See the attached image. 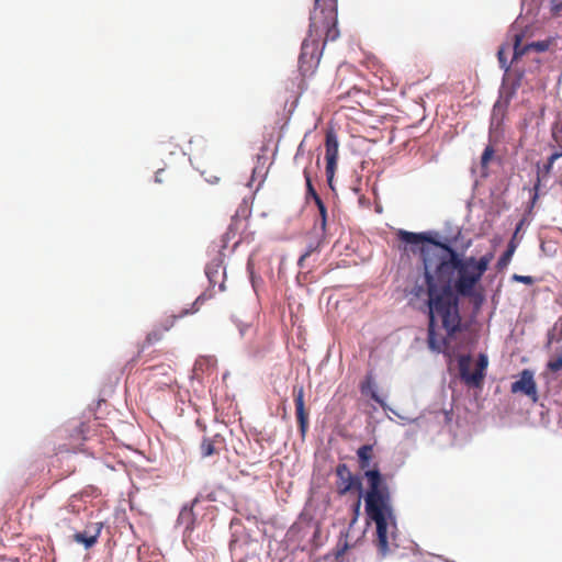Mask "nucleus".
Listing matches in <instances>:
<instances>
[{"label": "nucleus", "instance_id": "1", "mask_svg": "<svg viewBox=\"0 0 562 562\" xmlns=\"http://www.w3.org/2000/svg\"><path fill=\"white\" fill-rule=\"evenodd\" d=\"M397 237L418 247L428 294V346L435 351L445 352L449 339L461 330L459 300L453 290L461 296H472L493 254H485L480 259L472 256L461 258L453 248L426 233L400 229Z\"/></svg>", "mask_w": 562, "mask_h": 562}, {"label": "nucleus", "instance_id": "2", "mask_svg": "<svg viewBox=\"0 0 562 562\" xmlns=\"http://www.w3.org/2000/svg\"><path fill=\"white\" fill-rule=\"evenodd\" d=\"M359 468L368 483L364 496L366 513L375 525L373 543L381 559L393 553L396 543L397 525L392 506L391 491L378 465L372 464L374 450L372 445H363L357 450Z\"/></svg>", "mask_w": 562, "mask_h": 562}, {"label": "nucleus", "instance_id": "3", "mask_svg": "<svg viewBox=\"0 0 562 562\" xmlns=\"http://www.w3.org/2000/svg\"><path fill=\"white\" fill-rule=\"evenodd\" d=\"M308 35L302 43L299 56V70L303 78L312 76L318 67L322 56L321 40H323L324 46L327 42L336 41L339 37L335 7L314 12L311 14Z\"/></svg>", "mask_w": 562, "mask_h": 562}, {"label": "nucleus", "instance_id": "4", "mask_svg": "<svg viewBox=\"0 0 562 562\" xmlns=\"http://www.w3.org/2000/svg\"><path fill=\"white\" fill-rule=\"evenodd\" d=\"M209 299L206 294H201L196 297V300L191 304L190 308H183L179 312L178 315H172L168 317L161 326L154 328L151 331H149L146 336L144 345L150 346L159 340H161L164 333L169 330L177 318H182L187 315L194 314L199 312L201 305ZM145 346H143L144 348Z\"/></svg>", "mask_w": 562, "mask_h": 562}, {"label": "nucleus", "instance_id": "5", "mask_svg": "<svg viewBox=\"0 0 562 562\" xmlns=\"http://www.w3.org/2000/svg\"><path fill=\"white\" fill-rule=\"evenodd\" d=\"M488 360L485 355H480L474 372H470L471 357L462 356L459 359V372L462 381L469 386L480 387L484 380V371L487 368Z\"/></svg>", "mask_w": 562, "mask_h": 562}, {"label": "nucleus", "instance_id": "6", "mask_svg": "<svg viewBox=\"0 0 562 562\" xmlns=\"http://www.w3.org/2000/svg\"><path fill=\"white\" fill-rule=\"evenodd\" d=\"M325 160H326V178L328 184L331 187L337 164L339 158V140L336 132L330 128L325 135Z\"/></svg>", "mask_w": 562, "mask_h": 562}, {"label": "nucleus", "instance_id": "7", "mask_svg": "<svg viewBox=\"0 0 562 562\" xmlns=\"http://www.w3.org/2000/svg\"><path fill=\"white\" fill-rule=\"evenodd\" d=\"M336 488L339 495H346L352 491L362 492L360 477L352 474L346 463H339L336 468Z\"/></svg>", "mask_w": 562, "mask_h": 562}, {"label": "nucleus", "instance_id": "8", "mask_svg": "<svg viewBox=\"0 0 562 562\" xmlns=\"http://www.w3.org/2000/svg\"><path fill=\"white\" fill-rule=\"evenodd\" d=\"M510 392L513 394L526 395L532 403H537L539 395L533 371L524 369L518 374V379L512 383Z\"/></svg>", "mask_w": 562, "mask_h": 562}, {"label": "nucleus", "instance_id": "9", "mask_svg": "<svg viewBox=\"0 0 562 562\" xmlns=\"http://www.w3.org/2000/svg\"><path fill=\"white\" fill-rule=\"evenodd\" d=\"M293 396H294L295 414H296L299 428H300L302 436H304L308 428V413L305 409V403H304V386L303 385H294L293 386Z\"/></svg>", "mask_w": 562, "mask_h": 562}, {"label": "nucleus", "instance_id": "10", "mask_svg": "<svg viewBox=\"0 0 562 562\" xmlns=\"http://www.w3.org/2000/svg\"><path fill=\"white\" fill-rule=\"evenodd\" d=\"M524 35L521 33L514 35V56L513 59L516 60L522 55L527 54L529 50H536L538 53L546 52L549 48L550 42L549 41H538L532 42L526 45H521Z\"/></svg>", "mask_w": 562, "mask_h": 562}, {"label": "nucleus", "instance_id": "11", "mask_svg": "<svg viewBox=\"0 0 562 562\" xmlns=\"http://www.w3.org/2000/svg\"><path fill=\"white\" fill-rule=\"evenodd\" d=\"M103 524L102 522H91L86 526L83 531L76 532L74 535V540L77 543H81L86 549L93 547L98 538L100 537Z\"/></svg>", "mask_w": 562, "mask_h": 562}, {"label": "nucleus", "instance_id": "12", "mask_svg": "<svg viewBox=\"0 0 562 562\" xmlns=\"http://www.w3.org/2000/svg\"><path fill=\"white\" fill-rule=\"evenodd\" d=\"M225 438L221 434L204 436L200 445L201 456L203 458L220 454L225 449Z\"/></svg>", "mask_w": 562, "mask_h": 562}, {"label": "nucleus", "instance_id": "13", "mask_svg": "<svg viewBox=\"0 0 562 562\" xmlns=\"http://www.w3.org/2000/svg\"><path fill=\"white\" fill-rule=\"evenodd\" d=\"M515 250H516V244L512 240L508 244L507 249L504 251V254L499 257V259L497 261L498 270H503L504 268H506L509 265Z\"/></svg>", "mask_w": 562, "mask_h": 562}, {"label": "nucleus", "instance_id": "14", "mask_svg": "<svg viewBox=\"0 0 562 562\" xmlns=\"http://www.w3.org/2000/svg\"><path fill=\"white\" fill-rule=\"evenodd\" d=\"M303 175L306 182V198H312L315 203L322 201L321 196L316 192L315 188L313 187L311 175L307 168L303 170Z\"/></svg>", "mask_w": 562, "mask_h": 562}, {"label": "nucleus", "instance_id": "15", "mask_svg": "<svg viewBox=\"0 0 562 562\" xmlns=\"http://www.w3.org/2000/svg\"><path fill=\"white\" fill-rule=\"evenodd\" d=\"M562 157V151H555L553 153L549 158H548V161L543 165L542 168H539L538 170V178H540V175H542V177L549 175L553 168V164ZM540 181V179H538V182Z\"/></svg>", "mask_w": 562, "mask_h": 562}, {"label": "nucleus", "instance_id": "16", "mask_svg": "<svg viewBox=\"0 0 562 562\" xmlns=\"http://www.w3.org/2000/svg\"><path fill=\"white\" fill-rule=\"evenodd\" d=\"M315 204H316V206L318 209V212H319V222L318 223H319L321 231L323 233H325L326 232V226H327V209H326L323 200L317 202V203H315Z\"/></svg>", "mask_w": 562, "mask_h": 562}, {"label": "nucleus", "instance_id": "17", "mask_svg": "<svg viewBox=\"0 0 562 562\" xmlns=\"http://www.w3.org/2000/svg\"><path fill=\"white\" fill-rule=\"evenodd\" d=\"M509 47H505V46H502L498 52H497V57H498V61H499V66L502 69H504L505 71H508L509 69V65L507 64V59L505 57V52L508 50Z\"/></svg>", "mask_w": 562, "mask_h": 562}, {"label": "nucleus", "instance_id": "18", "mask_svg": "<svg viewBox=\"0 0 562 562\" xmlns=\"http://www.w3.org/2000/svg\"><path fill=\"white\" fill-rule=\"evenodd\" d=\"M493 155H494L493 147L492 146H487L484 149V151H483V154L481 156V165H482V167H486L488 165V162L492 159Z\"/></svg>", "mask_w": 562, "mask_h": 562}, {"label": "nucleus", "instance_id": "19", "mask_svg": "<svg viewBox=\"0 0 562 562\" xmlns=\"http://www.w3.org/2000/svg\"><path fill=\"white\" fill-rule=\"evenodd\" d=\"M513 281L520 282L527 285H531L535 283V278L531 276H521V274H513L512 277Z\"/></svg>", "mask_w": 562, "mask_h": 562}, {"label": "nucleus", "instance_id": "20", "mask_svg": "<svg viewBox=\"0 0 562 562\" xmlns=\"http://www.w3.org/2000/svg\"><path fill=\"white\" fill-rule=\"evenodd\" d=\"M317 247L318 246H310L304 251V254L300 257L299 262H297L300 267H303V262L305 261V259L308 258L317 249Z\"/></svg>", "mask_w": 562, "mask_h": 562}, {"label": "nucleus", "instance_id": "21", "mask_svg": "<svg viewBox=\"0 0 562 562\" xmlns=\"http://www.w3.org/2000/svg\"><path fill=\"white\" fill-rule=\"evenodd\" d=\"M218 266H220L218 263L215 267H213L211 265L206 266L205 273H206L210 282H214V277L217 273Z\"/></svg>", "mask_w": 562, "mask_h": 562}, {"label": "nucleus", "instance_id": "22", "mask_svg": "<svg viewBox=\"0 0 562 562\" xmlns=\"http://www.w3.org/2000/svg\"><path fill=\"white\" fill-rule=\"evenodd\" d=\"M165 169H158L155 176V181L158 183L162 182Z\"/></svg>", "mask_w": 562, "mask_h": 562}, {"label": "nucleus", "instance_id": "23", "mask_svg": "<svg viewBox=\"0 0 562 562\" xmlns=\"http://www.w3.org/2000/svg\"><path fill=\"white\" fill-rule=\"evenodd\" d=\"M371 398H372L373 401H375L376 403H379L381 406H384L383 401L380 398V396L376 394V392H375V391H372V392H371Z\"/></svg>", "mask_w": 562, "mask_h": 562}, {"label": "nucleus", "instance_id": "24", "mask_svg": "<svg viewBox=\"0 0 562 562\" xmlns=\"http://www.w3.org/2000/svg\"><path fill=\"white\" fill-rule=\"evenodd\" d=\"M554 139L558 143V145L562 148V135H560V136L554 135Z\"/></svg>", "mask_w": 562, "mask_h": 562}, {"label": "nucleus", "instance_id": "25", "mask_svg": "<svg viewBox=\"0 0 562 562\" xmlns=\"http://www.w3.org/2000/svg\"><path fill=\"white\" fill-rule=\"evenodd\" d=\"M360 504H361V502H360V496H359V497H358V499H357V502H356V504H355V508H356V510H358V509H359Z\"/></svg>", "mask_w": 562, "mask_h": 562}, {"label": "nucleus", "instance_id": "26", "mask_svg": "<svg viewBox=\"0 0 562 562\" xmlns=\"http://www.w3.org/2000/svg\"><path fill=\"white\" fill-rule=\"evenodd\" d=\"M361 391H362V393H364V392H366V386H364V384L361 386Z\"/></svg>", "mask_w": 562, "mask_h": 562}, {"label": "nucleus", "instance_id": "27", "mask_svg": "<svg viewBox=\"0 0 562 562\" xmlns=\"http://www.w3.org/2000/svg\"><path fill=\"white\" fill-rule=\"evenodd\" d=\"M422 290H423V288L420 286V288L418 289V291L416 292V295H419V292H420Z\"/></svg>", "mask_w": 562, "mask_h": 562}, {"label": "nucleus", "instance_id": "28", "mask_svg": "<svg viewBox=\"0 0 562 562\" xmlns=\"http://www.w3.org/2000/svg\"><path fill=\"white\" fill-rule=\"evenodd\" d=\"M319 2V0H315V3L317 4Z\"/></svg>", "mask_w": 562, "mask_h": 562}]
</instances>
